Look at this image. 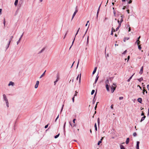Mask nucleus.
<instances>
[{
	"label": "nucleus",
	"instance_id": "obj_64",
	"mask_svg": "<svg viewBox=\"0 0 149 149\" xmlns=\"http://www.w3.org/2000/svg\"><path fill=\"white\" fill-rule=\"evenodd\" d=\"M130 58V56H129L127 57V61H128V60Z\"/></svg>",
	"mask_w": 149,
	"mask_h": 149
},
{
	"label": "nucleus",
	"instance_id": "obj_44",
	"mask_svg": "<svg viewBox=\"0 0 149 149\" xmlns=\"http://www.w3.org/2000/svg\"><path fill=\"white\" fill-rule=\"evenodd\" d=\"M76 119H73V123H75V120H76Z\"/></svg>",
	"mask_w": 149,
	"mask_h": 149
},
{
	"label": "nucleus",
	"instance_id": "obj_35",
	"mask_svg": "<svg viewBox=\"0 0 149 149\" xmlns=\"http://www.w3.org/2000/svg\"><path fill=\"white\" fill-rule=\"evenodd\" d=\"M95 91L94 90H93L91 92V94L92 95H93L94 92H95Z\"/></svg>",
	"mask_w": 149,
	"mask_h": 149
},
{
	"label": "nucleus",
	"instance_id": "obj_43",
	"mask_svg": "<svg viewBox=\"0 0 149 149\" xmlns=\"http://www.w3.org/2000/svg\"><path fill=\"white\" fill-rule=\"evenodd\" d=\"M127 52V50H125L123 53L122 54H126V53Z\"/></svg>",
	"mask_w": 149,
	"mask_h": 149
},
{
	"label": "nucleus",
	"instance_id": "obj_55",
	"mask_svg": "<svg viewBox=\"0 0 149 149\" xmlns=\"http://www.w3.org/2000/svg\"><path fill=\"white\" fill-rule=\"evenodd\" d=\"M113 31V32H115V30L114 29H113V28L112 29V31Z\"/></svg>",
	"mask_w": 149,
	"mask_h": 149
},
{
	"label": "nucleus",
	"instance_id": "obj_46",
	"mask_svg": "<svg viewBox=\"0 0 149 149\" xmlns=\"http://www.w3.org/2000/svg\"><path fill=\"white\" fill-rule=\"evenodd\" d=\"M88 38H89V37H88V36L87 37V44H88V39H89Z\"/></svg>",
	"mask_w": 149,
	"mask_h": 149
},
{
	"label": "nucleus",
	"instance_id": "obj_25",
	"mask_svg": "<svg viewBox=\"0 0 149 149\" xmlns=\"http://www.w3.org/2000/svg\"><path fill=\"white\" fill-rule=\"evenodd\" d=\"M75 37H74V39H73V40L72 42V45H71V46H70V48H69V49H70L71 48V47L73 45V43H74V41L75 40Z\"/></svg>",
	"mask_w": 149,
	"mask_h": 149
},
{
	"label": "nucleus",
	"instance_id": "obj_36",
	"mask_svg": "<svg viewBox=\"0 0 149 149\" xmlns=\"http://www.w3.org/2000/svg\"><path fill=\"white\" fill-rule=\"evenodd\" d=\"M113 13L114 16L115 17H116V12H115V10H114L113 11Z\"/></svg>",
	"mask_w": 149,
	"mask_h": 149
},
{
	"label": "nucleus",
	"instance_id": "obj_13",
	"mask_svg": "<svg viewBox=\"0 0 149 149\" xmlns=\"http://www.w3.org/2000/svg\"><path fill=\"white\" fill-rule=\"evenodd\" d=\"M119 21H120V22H122L123 21V16H121L120 17V18H119Z\"/></svg>",
	"mask_w": 149,
	"mask_h": 149
},
{
	"label": "nucleus",
	"instance_id": "obj_61",
	"mask_svg": "<svg viewBox=\"0 0 149 149\" xmlns=\"http://www.w3.org/2000/svg\"><path fill=\"white\" fill-rule=\"evenodd\" d=\"M111 109H113V104H112L111 106Z\"/></svg>",
	"mask_w": 149,
	"mask_h": 149
},
{
	"label": "nucleus",
	"instance_id": "obj_52",
	"mask_svg": "<svg viewBox=\"0 0 149 149\" xmlns=\"http://www.w3.org/2000/svg\"><path fill=\"white\" fill-rule=\"evenodd\" d=\"M75 15L74 14H73V15H72V19L71 20H72L73 19V18L74 17V16H75Z\"/></svg>",
	"mask_w": 149,
	"mask_h": 149
},
{
	"label": "nucleus",
	"instance_id": "obj_10",
	"mask_svg": "<svg viewBox=\"0 0 149 149\" xmlns=\"http://www.w3.org/2000/svg\"><path fill=\"white\" fill-rule=\"evenodd\" d=\"M143 66L141 68L140 71H139V73L140 74H142L143 72Z\"/></svg>",
	"mask_w": 149,
	"mask_h": 149
},
{
	"label": "nucleus",
	"instance_id": "obj_26",
	"mask_svg": "<svg viewBox=\"0 0 149 149\" xmlns=\"http://www.w3.org/2000/svg\"><path fill=\"white\" fill-rule=\"evenodd\" d=\"M120 147L121 149H125L124 146L122 145H121Z\"/></svg>",
	"mask_w": 149,
	"mask_h": 149
},
{
	"label": "nucleus",
	"instance_id": "obj_15",
	"mask_svg": "<svg viewBox=\"0 0 149 149\" xmlns=\"http://www.w3.org/2000/svg\"><path fill=\"white\" fill-rule=\"evenodd\" d=\"M130 141V139L129 138H127V139L126 140V141L125 143L126 144H127L129 141Z\"/></svg>",
	"mask_w": 149,
	"mask_h": 149
},
{
	"label": "nucleus",
	"instance_id": "obj_59",
	"mask_svg": "<svg viewBox=\"0 0 149 149\" xmlns=\"http://www.w3.org/2000/svg\"><path fill=\"white\" fill-rule=\"evenodd\" d=\"M147 88L148 90L149 91V85L148 84L147 85Z\"/></svg>",
	"mask_w": 149,
	"mask_h": 149
},
{
	"label": "nucleus",
	"instance_id": "obj_62",
	"mask_svg": "<svg viewBox=\"0 0 149 149\" xmlns=\"http://www.w3.org/2000/svg\"><path fill=\"white\" fill-rule=\"evenodd\" d=\"M127 11L128 13L129 14L130 13V10H127Z\"/></svg>",
	"mask_w": 149,
	"mask_h": 149
},
{
	"label": "nucleus",
	"instance_id": "obj_5",
	"mask_svg": "<svg viewBox=\"0 0 149 149\" xmlns=\"http://www.w3.org/2000/svg\"><path fill=\"white\" fill-rule=\"evenodd\" d=\"M79 83H80L81 82V74H79L77 78V80H78V79L79 78Z\"/></svg>",
	"mask_w": 149,
	"mask_h": 149
},
{
	"label": "nucleus",
	"instance_id": "obj_41",
	"mask_svg": "<svg viewBox=\"0 0 149 149\" xmlns=\"http://www.w3.org/2000/svg\"><path fill=\"white\" fill-rule=\"evenodd\" d=\"M143 94H144V92L145 91H146V93H147V91H146V90L145 91V90H143Z\"/></svg>",
	"mask_w": 149,
	"mask_h": 149
},
{
	"label": "nucleus",
	"instance_id": "obj_7",
	"mask_svg": "<svg viewBox=\"0 0 149 149\" xmlns=\"http://www.w3.org/2000/svg\"><path fill=\"white\" fill-rule=\"evenodd\" d=\"M14 83L12 81H10L9 83V84L8 85V86H14Z\"/></svg>",
	"mask_w": 149,
	"mask_h": 149
},
{
	"label": "nucleus",
	"instance_id": "obj_3",
	"mask_svg": "<svg viewBox=\"0 0 149 149\" xmlns=\"http://www.w3.org/2000/svg\"><path fill=\"white\" fill-rule=\"evenodd\" d=\"M13 38V36H12L10 37V39H9V42H8V43L7 45V48H6V49H7L9 47V45H10V42H11V41H12Z\"/></svg>",
	"mask_w": 149,
	"mask_h": 149
},
{
	"label": "nucleus",
	"instance_id": "obj_29",
	"mask_svg": "<svg viewBox=\"0 0 149 149\" xmlns=\"http://www.w3.org/2000/svg\"><path fill=\"white\" fill-rule=\"evenodd\" d=\"M120 27V24L118 25V27L116 28L115 31H117Z\"/></svg>",
	"mask_w": 149,
	"mask_h": 149
},
{
	"label": "nucleus",
	"instance_id": "obj_33",
	"mask_svg": "<svg viewBox=\"0 0 149 149\" xmlns=\"http://www.w3.org/2000/svg\"><path fill=\"white\" fill-rule=\"evenodd\" d=\"M80 29V28H79L78 29V30L77 31V33H76V34H75V37H76V35H77V34H78V32H79V30Z\"/></svg>",
	"mask_w": 149,
	"mask_h": 149
},
{
	"label": "nucleus",
	"instance_id": "obj_45",
	"mask_svg": "<svg viewBox=\"0 0 149 149\" xmlns=\"http://www.w3.org/2000/svg\"><path fill=\"white\" fill-rule=\"evenodd\" d=\"M20 41V40L19 39V40L17 42V45H18V44L19 43Z\"/></svg>",
	"mask_w": 149,
	"mask_h": 149
},
{
	"label": "nucleus",
	"instance_id": "obj_8",
	"mask_svg": "<svg viewBox=\"0 0 149 149\" xmlns=\"http://www.w3.org/2000/svg\"><path fill=\"white\" fill-rule=\"evenodd\" d=\"M59 79V77L58 76H57V79L56 81H55L54 83V85H55L56 83V82L58 81Z\"/></svg>",
	"mask_w": 149,
	"mask_h": 149
},
{
	"label": "nucleus",
	"instance_id": "obj_54",
	"mask_svg": "<svg viewBox=\"0 0 149 149\" xmlns=\"http://www.w3.org/2000/svg\"><path fill=\"white\" fill-rule=\"evenodd\" d=\"M67 33V32L66 33L65 35V36L63 37V39H64L65 38V37L66 36V35Z\"/></svg>",
	"mask_w": 149,
	"mask_h": 149
},
{
	"label": "nucleus",
	"instance_id": "obj_34",
	"mask_svg": "<svg viewBox=\"0 0 149 149\" xmlns=\"http://www.w3.org/2000/svg\"><path fill=\"white\" fill-rule=\"evenodd\" d=\"M66 122H65V123H64V126H63V130H64V132L65 131V124H66Z\"/></svg>",
	"mask_w": 149,
	"mask_h": 149
},
{
	"label": "nucleus",
	"instance_id": "obj_28",
	"mask_svg": "<svg viewBox=\"0 0 149 149\" xmlns=\"http://www.w3.org/2000/svg\"><path fill=\"white\" fill-rule=\"evenodd\" d=\"M137 79L139 82H140L141 81L143 80V78L142 77H141L139 79Z\"/></svg>",
	"mask_w": 149,
	"mask_h": 149
},
{
	"label": "nucleus",
	"instance_id": "obj_37",
	"mask_svg": "<svg viewBox=\"0 0 149 149\" xmlns=\"http://www.w3.org/2000/svg\"><path fill=\"white\" fill-rule=\"evenodd\" d=\"M138 49H139V50H141V47L140 45H139L138 46Z\"/></svg>",
	"mask_w": 149,
	"mask_h": 149
},
{
	"label": "nucleus",
	"instance_id": "obj_39",
	"mask_svg": "<svg viewBox=\"0 0 149 149\" xmlns=\"http://www.w3.org/2000/svg\"><path fill=\"white\" fill-rule=\"evenodd\" d=\"M102 142V141H98V143H97V145H100V143H101Z\"/></svg>",
	"mask_w": 149,
	"mask_h": 149
},
{
	"label": "nucleus",
	"instance_id": "obj_51",
	"mask_svg": "<svg viewBox=\"0 0 149 149\" xmlns=\"http://www.w3.org/2000/svg\"><path fill=\"white\" fill-rule=\"evenodd\" d=\"M75 15L74 14H73V15H72V19L71 20H72L73 19V18L74 17V16H75Z\"/></svg>",
	"mask_w": 149,
	"mask_h": 149
},
{
	"label": "nucleus",
	"instance_id": "obj_18",
	"mask_svg": "<svg viewBox=\"0 0 149 149\" xmlns=\"http://www.w3.org/2000/svg\"><path fill=\"white\" fill-rule=\"evenodd\" d=\"M78 10L77 9V6L73 14L76 15V13L78 12Z\"/></svg>",
	"mask_w": 149,
	"mask_h": 149
},
{
	"label": "nucleus",
	"instance_id": "obj_20",
	"mask_svg": "<svg viewBox=\"0 0 149 149\" xmlns=\"http://www.w3.org/2000/svg\"><path fill=\"white\" fill-rule=\"evenodd\" d=\"M18 0H15V2L14 4L15 6H16L17 5L18 2Z\"/></svg>",
	"mask_w": 149,
	"mask_h": 149
},
{
	"label": "nucleus",
	"instance_id": "obj_14",
	"mask_svg": "<svg viewBox=\"0 0 149 149\" xmlns=\"http://www.w3.org/2000/svg\"><path fill=\"white\" fill-rule=\"evenodd\" d=\"M46 71V70H45V72L42 73V74L41 75V76L40 77V79L41 78L43 77L44 75L45 74V72Z\"/></svg>",
	"mask_w": 149,
	"mask_h": 149
},
{
	"label": "nucleus",
	"instance_id": "obj_38",
	"mask_svg": "<svg viewBox=\"0 0 149 149\" xmlns=\"http://www.w3.org/2000/svg\"><path fill=\"white\" fill-rule=\"evenodd\" d=\"M133 135L134 136H136L137 135V134L136 133V132H134L133 134Z\"/></svg>",
	"mask_w": 149,
	"mask_h": 149
},
{
	"label": "nucleus",
	"instance_id": "obj_30",
	"mask_svg": "<svg viewBox=\"0 0 149 149\" xmlns=\"http://www.w3.org/2000/svg\"><path fill=\"white\" fill-rule=\"evenodd\" d=\"M59 135H60V134H59H59H57V135H56L55 136H54V138H55V139H56V138H57L59 136Z\"/></svg>",
	"mask_w": 149,
	"mask_h": 149
},
{
	"label": "nucleus",
	"instance_id": "obj_63",
	"mask_svg": "<svg viewBox=\"0 0 149 149\" xmlns=\"http://www.w3.org/2000/svg\"><path fill=\"white\" fill-rule=\"evenodd\" d=\"M94 127H95V128H96V127H97V125H96V123H95V125H94Z\"/></svg>",
	"mask_w": 149,
	"mask_h": 149
},
{
	"label": "nucleus",
	"instance_id": "obj_4",
	"mask_svg": "<svg viewBox=\"0 0 149 149\" xmlns=\"http://www.w3.org/2000/svg\"><path fill=\"white\" fill-rule=\"evenodd\" d=\"M39 83V82L38 81H36V83L35 86V88H37L38 87Z\"/></svg>",
	"mask_w": 149,
	"mask_h": 149
},
{
	"label": "nucleus",
	"instance_id": "obj_58",
	"mask_svg": "<svg viewBox=\"0 0 149 149\" xmlns=\"http://www.w3.org/2000/svg\"><path fill=\"white\" fill-rule=\"evenodd\" d=\"M64 106V105H63V106H62V108H61V112L62 111V110H63V107Z\"/></svg>",
	"mask_w": 149,
	"mask_h": 149
},
{
	"label": "nucleus",
	"instance_id": "obj_17",
	"mask_svg": "<svg viewBox=\"0 0 149 149\" xmlns=\"http://www.w3.org/2000/svg\"><path fill=\"white\" fill-rule=\"evenodd\" d=\"M45 48H43L39 52H38V54H40L41 53H42L43 51H44L45 50Z\"/></svg>",
	"mask_w": 149,
	"mask_h": 149
},
{
	"label": "nucleus",
	"instance_id": "obj_9",
	"mask_svg": "<svg viewBox=\"0 0 149 149\" xmlns=\"http://www.w3.org/2000/svg\"><path fill=\"white\" fill-rule=\"evenodd\" d=\"M99 77V76H98V75H97L96 76L95 82L93 84V85H94L95 84H96V83L97 80H98Z\"/></svg>",
	"mask_w": 149,
	"mask_h": 149
},
{
	"label": "nucleus",
	"instance_id": "obj_32",
	"mask_svg": "<svg viewBox=\"0 0 149 149\" xmlns=\"http://www.w3.org/2000/svg\"><path fill=\"white\" fill-rule=\"evenodd\" d=\"M99 13V9H98V10H97V14H96V17H97V18H98Z\"/></svg>",
	"mask_w": 149,
	"mask_h": 149
},
{
	"label": "nucleus",
	"instance_id": "obj_11",
	"mask_svg": "<svg viewBox=\"0 0 149 149\" xmlns=\"http://www.w3.org/2000/svg\"><path fill=\"white\" fill-rule=\"evenodd\" d=\"M106 88L107 91H109V85H107V84L106 85Z\"/></svg>",
	"mask_w": 149,
	"mask_h": 149
},
{
	"label": "nucleus",
	"instance_id": "obj_19",
	"mask_svg": "<svg viewBox=\"0 0 149 149\" xmlns=\"http://www.w3.org/2000/svg\"><path fill=\"white\" fill-rule=\"evenodd\" d=\"M146 117V116H144L143 117L141 118V121H141V122L142 121H143V120H144V119H145V118Z\"/></svg>",
	"mask_w": 149,
	"mask_h": 149
},
{
	"label": "nucleus",
	"instance_id": "obj_1",
	"mask_svg": "<svg viewBox=\"0 0 149 149\" xmlns=\"http://www.w3.org/2000/svg\"><path fill=\"white\" fill-rule=\"evenodd\" d=\"M3 101L5 102L7 107L8 108L9 107V102L5 94L3 95Z\"/></svg>",
	"mask_w": 149,
	"mask_h": 149
},
{
	"label": "nucleus",
	"instance_id": "obj_31",
	"mask_svg": "<svg viewBox=\"0 0 149 149\" xmlns=\"http://www.w3.org/2000/svg\"><path fill=\"white\" fill-rule=\"evenodd\" d=\"M118 22L119 24L118 25H119L120 24V26L122 22H120V21H119V20H118Z\"/></svg>",
	"mask_w": 149,
	"mask_h": 149
},
{
	"label": "nucleus",
	"instance_id": "obj_22",
	"mask_svg": "<svg viewBox=\"0 0 149 149\" xmlns=\"http://www.w3.org/2000/svg\"><path fill=\"white\" fill-rule=\"evenodd\" d=\"M134 75V74H133L131 76L130 78L127 80V81L128 82H129L130 80L132 79V77H133V75Z\"/></svg>",
	"mask_w": 149,
	"mask_h": 149
},
{
	"label": "nucleus",
	"instance_id": "obj_53",
	"mask_svg": "<svg viewBox=\"0 0 149 149\" xmlns=\"http://www.w3.org/2000/svg\"><path fill=\"white\" fill-rule=\"evenodd\" d=\"M48 124H47V125H46L45 126V129L47 128L48 127Z\"/></svg>",
	"mask_w": 149,
	"mask_h": 149
},
{
	"label": "nucleus",
	"instance_id": "obj_49",
	"mask_svg": "<svg viewBox=\"0 0 149 149\" xmlns=\"http://www.w3.org/2000/svg\"><path fill=\"white\" fill-rule=\"evenodd\" d=\"M123 99V97H120L119 98V99L120 100H122Z\"/></svg>",
	"mask_w": 149,
	"mask_h": 149
},
{
	"label": "nucleus",
	"instance_id": "obj_27",
	"mask_svg": "<svg viewBox=\"0 0 149 149\" xmlns=\"http://www.w3.org/2000/svg\"><path fill=\"white\" fill-rule=\"evenodd\" d=\"M140 37H141L140 36H139L137 40L136 41V42H138V41H139V42H140L139 40L140 38Z\"/></svg>",
	"mask_w": 149,
	"mask_h": 149
},
{
	"label": "nucleus",
	"instance_id": "obj_50",
	"mask_svg": "<svg viewBox=\"0 0 149 149\" xmlns=\"http://www.w3.org/2000/svg\"><path fill=\"white\" fill-rule=\"evenodd\" d=\"M75 15L74 14H73V15H72V19L71 20H72L73 19V18L74 17V16H75Z\"/></svg>",
	"mask_w": 149,
	"mask_h": 149
},
{
	"label": "nucleus",
	"instance_id": "obj_6",
	"mask_svg": "<svg viewBox=\"0 0 149 149\" xmlns=\"http://www.w3.org/2000/svg\"><path fill=\"white\" fill-rule=\"evenodd\" d=\"M140 142L139 141L136 142V149H139V144Z\"/></svg>",
	"mask_w": 149,
	"mask_h": 149
},
{
	"label": "nucleus",
	"instance_id": "obj_23",
	"mask_svg": "<svg viewBox=\"0 0 149 149\" xmlns=\"http://www.w3.org/2000/svg\"><path fill=\"white\" fill-rule=\"evenodd\" d=\"M76 96H77L76 94H74V97L72 98V102H74V98Z\"/></svg>",
	"mask_w": 149,
	"mask_h": 149
},
{
	"label": "nucleus",
	"instance_id": "obj_60",
	"mask_svg": "<svg viewBox=\"0 0 149 149\" xmlns=\"http://www.w3.org/2000/svg\"><path fill=\"white\" fill-rule=\"evenodd\" d=\"M2 9H0V15L1 14Z\"/></svg>",
	"mask_w": 149,
	"mask_h": 149
},
{
	"label": "nucleus",
	"instance_id": "obj_40",
	"mask_svg": "<svg viewBox=\"0 0 149 149\" xmlns=\"http://www.w3.org/2000/svg\"><path fill=\"white\" fill-rule=\"evenodd\" d=\"M23 33H24L22 34L21 35V36H20V38H19V39L20 40H21V38L23 36Z\"/></svg>",
	"mask_w": 149,
	"mask_h": 149
},
{
	"label": "nucleus",
	"instance_id": "obj_42",
	"mask_svg": "<svg viewBox=\"0 0 149 149\" xmlns=\"http://www.w3.org/2000/svg\"><path fill=\"white\" fill-rule=\"evenodd\" d=\"M132 0H129V1H128V3L130 4V3H132Z\"/></svg>",
	"mask_w": 149,
	"mask_h": 149
},
{
	"label": "nucleus",
	"instance_id": "obj_12",
	"mask_svg": "<svg viewBox=\"0 0 149 149\" xmlns=\"http://www.w3.org/2000/svg\"><path fill=\"white\" fill-rule=\"evenodd\" d=\"M137 101L141 103L142 101V99L141 98H139L137 99Z\"/></svg>",
	"mask_w": 149,
	"mask_h": 149
},
{
	"label": "nucleus",
	"instance_id": "obj_57",
	"mask_svg": "<svg viewBox=\"0 0 149 149\" xmlns=\"http://www.w3.org/2000/svg\"><path fill=\"white\" fill-rule=\"evenodd\" d=\"M128 27H129V30L128 31H130L131 30V29L130 27H129V26H128Z\"/></svg>",
	"mask_w": 149,
	"mask_h": 149
},
{
	"label": "nucleus",
	"instance_id": "obj_2",
	"mask_svg": "<svg viewBox=\"0 0 149 149\" xmlns=\"http://www.w3.org/2000/svg\"><path fill=\"white\" fill-rule=\"evenodd\" d=\"M116 87V84L113 83L111 86V92L113 93L115 90Z\"/></svg>",
	"mask_w": 149,
	"mask_h": 149
},
{
	"label": "nucleus",
	"instance_id": "obj_56",
	"mask_svg": "<svg viewBox=\"0 0 149 149\" xmlns=\"http://www.w3.org/2000/svg\"><path fill=\"white\" fill-rule=\"evenodd\" d=\"M137 87H139V88L141 90H142L141 87L139 85H138L137 86Z\"/></svg>",
	"mask_w": 149,
	"mask_h": 149
},
{
	"label": "nucleus",
	"instance_id": "obj_21",
	"mask_svg": "<svg viewBox=\"0 0 149 149\" xmlns=\"http://www.w3.org/2000/svg\"><path fill=\"white\" fill-rule=\"evenodd\" d=\"M97 68V67H95V69L93 72V74H94L95 73V72H96V71Z\"/></svg>",
	"mask_w": 149,
	"mask_h": 149
},
{
	"label": "nucleus",
	"instance_id": "obj_47",
	"mask_svg": "<svg viewBox=\"0 0 149 149\" xmlns=\"http://www.w3.org/2000/svg\"><path fill=\"white\" fill-rule=\"evenodd\" d=\"M98 103V102H97L96 104V105H95V110H96V108L97 107V104Z\"/></svg>",
	"mask_w": 149,
	"mask_h": 149
},
{
	"label": "nucleus",
	"instance_id": "obj_16",
	"mask_svg": "<svg viewBox=\"0 0 149 149\" xmlns=\"http://www.w3.org/2000/svg\"><path fill=\"white\" fill-rule=\"evenodd\" d=\"M105 84L109 85V80L107 79L105 82Z\"/></svg>",
	"mask_w": 149,
	"mask_h": 149
},
{
	"label": "nucleus",
	"instance_id": "obj_24",
	"mask_svg": "<svg viewBox=\"0 0 149 149\" xmlns=\"http://www.w3.org/2000/svg\"><path fill=\"white\" fill-rule=\"evenodd\" d=\"M97 123H98V127H99V125H100V118H98L97 119Z\"/></svg>",
	"mask_w": 149,
	"mask_h": 149
},
{
	"label": "nucleus",
	"instance_id": "obj_48",
	"mask_svg": "<svg viewBox=\"0 0 149 149\" xmlns=\"http://www.w3.org/2000/svg\"><path fill=\"white\" fill-rule=\"evenodd\" d=\"M58 118H59V115H58V116L57 117V118L55 120V122H56V121L57 120V119Z\"/></svg>",
	"mask_w": 149,
	"mask_h": 149
}]
</instances>
